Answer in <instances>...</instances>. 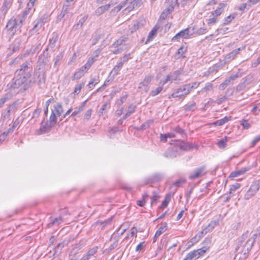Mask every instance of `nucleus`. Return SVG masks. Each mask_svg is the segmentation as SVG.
I'll return each instance as SVG.
<instances>
[{
    "instance_id": "obj_62",
    "label": "nucleus",
    "mask_w": 260,
    "mask_h": 260,
    "mask_svg": "<svg viewBox=\"0 0 260 260\" xmlns=\"http://www.w3.org/2000/svg\"><path fill=\"white\" fill-rule=\"evenodd\" d=\"M120 69L117 67V66H115V67L113 68L112 71L111 72V74H113V76L117 75L119 72L120 71Z\"/></svg>"
},
{
    "instance_id": "obj_14",
    "label": "nucleus",
    "mask_w": 260,
    "mask_h": 260,
    "mask_svg": "<svg viewBox=\"0 0 260 260\" xmlns=\"http://www.w3.org/2000/svg\"><path fill=\"white\" fill-rule=\"evenodd\" d=\"M162 178V175L160 174H156L147 178L145 181V184H147L149 183H152L160 181Z\"/></svg>"
},
{
    "instance_id": "obj_59",
    "label": "nucleus",
    "mask_w": 260,
    "mask_h": 260,
    "mask_svg": "<svg viewBox=\"0 0 260 260\" xmlns=\"http://www.w3.org/2000/svg\"><path fill=\"white\" fill-rule=\"evenodd\" d=\"M158 198L159 196L156 193L153 192V195L151 198V204H156Z\"/></svg>"
},
{
    "instance_id": "obj_43",
    "label": "nucleus",
    "mask_w": 260,
    "mask_h": 260,
    "mask_svg": "<svg viewBox=\"0 0 260 260\" xmlns=\"http://www.w3.org/2000/svg\"><path fill=\"white\" fill-rule=\"evenodd\" d=\"M208 249L209 248L207 247H203L201 248L197 249L196 250L199 255V257L204 255V253L208 250Z\"/></svg>"
},
{
    "instance_id": "obj_33",
    "label": "nucleus",
    "mask_w": 260,
    "mask_h": 260,
    "mask_svg": "<svg viewBox=\"0 0 260 260\" xmlns=\"http://www.w3.org/2000/svg\"><path fill=\"white\" fill-rule=\"evenodd\" d=\"M95 60H96V59L94 57L89 58L88 59V60L86 62V63L84 66H83V67H86L85 69L87 71H88L89 69V68L91 67L92 64L94 62Z\"/></svg>"
},
{
    "instance_id": "obj_44",
    "label": "nucleus",
    "mask_w": 260,
    "mask_h": 260,
    "mask_svg": "<svg viewBox=\"0 0 260 260\" xmlns=\"http://www.w3.org/2000/svg\"><path fill=\"white\" fill-rule=\"evenodd\" d=\"M162 90V87L161 86L157 87L155 89L153 90L151 92V95L153 96H156Z\"/></svg>"
},
{
    "instance_id": "obj_12",
    "label": "nucleus",
    "mask_w": 260,
    "mask_h": 260,
    "mask_svg": "<svg viewBox=\"0 0 260 260\" xmlns=\"http://www.w3.org/2000/svg\"><path fill=\"white\" fill-rule=\"evenodd\" d=\"M116 3V2L113 3L112 1H111L108 4L98 7L95 11V14L98 16L101 15L105 12L108 10L111 6H113Z\"/></svg>"
},
{
    "instance_id": "obj_30",
    "label": "nucleus",
    "mask_w": 260,
    "mask_h": 260,
    "mask_svg": "<svg viewBox=\"0 0 260 260\" xmlns=\"http://www.w3.org/2000/svg\"><path fill=\"white\" fill-rule=\"evenodd\" d=\"M84 82H81L79 84H77L75 87L73 93L75 95H78L80 92L81 89L84 86Z\"/></svg>"
},
{
    "instance_id": "obj_3",
    "label": "nucleus",
    "mask_w": 260,
    "mask_h": 260,
    "mask_svg": "<svg viewBox=\"0 0 260 260\" xmlns=\"http://www.w3.org/2000/svg\"><path fill=\"white\" fill-rule=\"evenodd\" d=\"M260 189V180L253 181L249 188L244 196V199L248 200L254 196Z\"/></svg>"
},
{
    "instance_id": "obj_25",
    "label": "nucleus",
    "mask_w": 260,
    "mask_h": 260,
    "mask_svg": "<svg viewBox=\"0 0 260 260\" xmlns=\"http://www.w3.org/2000/svg\"><path fill=\"white\" fill-rule=\"evenodd\" d=\"M224 7V4H220L219 7L214 11L212 12V15L216 17L220 15L223 11Z\"/></svg>"
},
{
    "instance_id": "obj_42",
    "label": "nucleus",
    "mask_w": 260,
    "mask_h": 260,
    "mask_svg": "<svg viewBox=\"0 0 260 260\" xmlns=\"http://www.w3.org/2000/svg\"><path fill=\"white\" fill-rule=\"evenodd\" d=\"M240 186L239 183H235L233 185L230 189L229 193L230 194L233 193L237 189L240 188Z\"/></svg>"
},
{
    "instance_id": "obj_27",
    "label": "nucleus",
    "mask_w": 260,
    "mask_h": 260,
    "mask_svg": "<svg viewBox=\"0 0 260 260\" xmlns=\"http://www.w3.org/2000/svg\"><path fill=\"white\" fill-rule=\"evenodd\" d=\"M125 1H128V0H126ZM135 4L136 2L135 0H128V2L126 3V6H127L125 10L127 12L131 11L134 8Z\"/></svg>"
},
{
    "instance_id": "obj_48",
    "label": "nucleus",
    "mask_w": 260,
    "mask_h": 260,
    "mask_svg": "<svg viewBox=\"0 0 260 260\" xmlns=\"http://www.w3.org/2000/svg\"><path fill=\"white\" fill-rule=\"evenodd\" d=\"M207 32V29L206 28L201 27L196 31L195 34H197L198 35H202L206 34Z\"/></svg>"
},
{
    "instance_id": "obj_15",
    "label": "nucleus",
    "mask_w": 260,
    "mask_h": 260,
    "mask_svg": "<svg viewBox=\"0 0 260 260\" xmlns=\"http://www.w3.org/2000/svg\"><path fill=\"white\" fill-rule=\"evenodd\" d=\"M177 152L176 148H168L164 153V156L168 158H173L177 156Z\"/></svg>"
},
{
    "instance_id": "obj_18",
    "label": "nucleus",
    "mask_w": 260,
    "mask_h": 260,
    "mask_svg": "<svg viewBox=\"0 0 260 260\" xmlns=\"http://www.w3.org/2000/svg\"><path fill=\"white\" fill-rule=\"evenodd\" d=\"M249 170V168L245 167V168H243L239 170L232 172L230 175V177L234 178V177H238L240 175L244 174L245 173H246Z\"/></svg>"
},
{
    "instance_id": "obj_55",
    "label": "nucleus",
    "mask_w": 260,
    "mask_h": 260,
    "mask_svg": "<svg viewBox=\"0 0 260 260\" xmlns=\"http://www.w3.org/2000/svg\"><path fill=\"white\" fill-rule=\"evenodd\" d=\"M57 40V37L56 36L55 37H53L52 39H50L49 40V46L53 48L54 46L55 43Z\"/></svg>"
},
{
    "instance_id": "obj_38",
    "label": "nucleus",
    "mask_w": 260,
    "mask_h": 260,
    "mask_svg": "<svg viewBox=\"0 0 260 260\" xmlns=\"http://www.w3.org/2000/svg\"><path fill=\"white\" fill-rule=\"evenodd\" d=\"M170 200H171V196L169 194H168L166 197L165 200L163 201V202L161 204V208H164L166 207L167 206V205H168Z\"/></svg>"
},
{
    "instance_id": "obj_31",
    "label": "nucleus",
    "mask_w": 260,
    "mask_h": 260,
    "mask_svg": "<svg viewBox=\"0 0 260 260\" xmlns=\"http://www.w3.org/2000/svg\"><path fill=\"white\" fill-rule=\"evenodd\" d=\"M51 127L50 124L46 122L44 125L40 127V131L41 133H47L50 132Z\"/></svg>"
},
{
    "instance_id": "obj_45",
    "label": "nucleus",
    "mask_w": 260,
    "mask_h": 260,
    "mask_svg": "<svg viewBox=\"0 0 260 260\" xmlns=\"http://www.w3.org/2000/svg\"><path fill=\"white\" fill-rule=\"evenodd\" d=\"M231 84L228 79H226L223 83L220 84L219 88L221 90L224 89L228 85Z\"/></svg>"
},
{
    "instance_id": "obj_50",
    "label": "nucleus",
    "mask_w": 260,
    "mask_h": 260,
    "mask_svg": "<svg viewBox=\"0 0 260 260\" xmlns=\"http://www.w3.org/2000/svg\"><path fill=\"white\" fill-rule=\"evenodd\" d=\"M186 51V49L184 47H181L178 50L176 55L178 56V57L182 56Z\"/></svg>"
},
{
    "instance_id": "obj_64",
    "label": "nucleus",
    "mask_w": 260,
    "mask_h": 260,
    "mask_svg": "<svg viewBox=\"0 0 260 260\" xmlns=\"http://www.w3.org/2000/svg\"><path fill=\"white\" fill-rule=\"evenodd\" d=\"M130 55V53L125 54L122 58L120 59V60H121L124 63H125L131 58Z\"/></svg>"
},
{
    "instance_id": "obj_47",
    "label": "nucleus",
    "mask_w": 260,
    "mask_h": 260,
    "mask_svg": "<svg viewBox=\"0 0 260 260\" xmlns=\"http://www.w3.org/2000/svg\"><path fill=\"white\" fill-rule=\"evenodd\" d=\"M187 254L190 256L189 258H191L192 259L193 258H198L199 257L196 250L190 251Z\"/></svg>"
},
{
    "instance_id": "obj_2",
    "label": "nucleus",
    "mask_w": 260,
    "mask_h": 260,
    "mask_svg": "<svg viewBox=\"0 0 260 260\" xmlns=\"http://www.w3.org/2000/svg\"><path fill=\"white\" fill-rule=\"evenodd\" d=\"M248 235L249 232H245L240 237L238 241L237 250L243 252L244 254H246L249 252L254 244L253 239H247Z\"/></svg>"
},
{
    "instance_id": "obj_60",
    "label": "nucleus",
    "mask_w": 260,
    "mask_h": 260,
    "mask_svg": "<svg viewBox=\"0 0 260 260\" xmlns=\"http://www.w3.org/2000/svg\"><path fill=\"white\" fill-rule=\"evenodd\" d=\"M84 105H83L79 108L78 110H76V111H74L72 114V116H75L76 115H77L78 114H79V113L82 112L84 110Z\"/></svg>"
},
{
    "instance_id": "obj_46",
    "label": "nucleus",
    "mask_w": 260,
    "mask_h": 260,
    "mask_svg": "<svg viewBox=\"0 0 260 260\" xmlns=\"http://www.w3.org/2000/svg\"><path fill=\"white\" fill-rule=\"evenodd\" d=\"M128 1H124L122 2L120 4L114 8V11L118 12L122 8L126 6V3H127Z\"/></svg>"
},
{
    "instance_id": "obj_63",
    "label": "nucleus",
    "mask_w": 260,
    "mask_h": 260,
    "mask_svg": "<svg viewBox=\"0 0 260 260\" xmlns=\"http://www.w3.org/2000/svg\"><path fill=\"white\" fill-rule=\"evenodd\" d=\"M91 113H92V110L90 109H89L88 110L84 116V118L85 119H86V120H89V118H90V116H91Z\"/></svg>"
},
{
    "instance_id": "obj_40",
    "label": "nucleus",
    "mask_w": 260,
    "mask_h": 260,
    "mask_svg": "<svg viewBox=\"0 0 260 260\" xmlns=\"http://www.w3.org/2000/svg\"><path fill=\"white\" fill-rule=\"evenodd\" d=\"M108 106V104L107 103L104 104L102 105V107L100 108L99 111V115L100 116H103L105 113V111L107 109Z\"/></svg>"
},
{
    "instance_id": "obj_20",
    "label": "nucleus",
    "mask_w": 260,
    "mask_h": 260,
    "mask_svg": "<svg viewBox=\"0 0 260 260\" xmlns=\"http://www.w3.org/2000/svg\"><path fill=\"white\" fill-rule=\"evenodd\" d=\"M161 27L160 25L159 24H157L153 27L150 32L149 33L147 41L151 40L154 36H155L156 34L157 30Z\"/></svg>"
},
{
    "instance_id": "obj_39",
    "label": "nucleus",
    "mask_w": 260,
    "mask_h": 260,
    "mask_svg": "<svg viewBox=\"0 0 260 260\" xmlns=\"http://www.w3.org/2000/svg\"><path fill=\"white\" fill-rule=\"evenodd\" d=\"M180 74L181 73L179 71H175L170 76L171 77V80L176 81L179 80V76Z\"/></svg>"
},
{
    "instance_id": "obj_1",
    "label": "nucleus",
    "mask_w": 260,
    "mask_h": 260,
    "mask_svg": "<svg viewBox=\"0 0 260 260\" xmlns=\"http://www.w3.org/2000/svg\"><path fill=\"white\" fill-rule=\"evenodd\" d=\"M23 19L19 16L12 17L7 22L4 31L9 39L13 37L17 31H20L23 24Z\"/></svg>"
},
{
    "instance_id": "obj_11",
    "label": "nucleus",
    "mask_w": 260,
    "mask_h": 260,
    "mask_svg": "<svg viewBox=\"0 0 260 260\" xmlns=\"http://www.w3.org/2000/svg\"><path fill=\"white\" fill-rule=\"evenodd\" d=\"M86 67H83V66L78 69L76 71V72L73 74L72 77V80L73 81L77 80L80 79L82 78L85 74L87 72V71L85 69Z\"/></svg>"
},
{
    "instance_id": "obj_32",
    "label": "nucleus",
    "mask_w": 260,
    "mask_h": 260,
    "mask_svg": "<svg viewBox=\"0 0 260 260\" xmlns=\"http://www.w3.org/2000/svg\"><path fill=\"white\" fill-rule=\"evenodd\" d=\"M228 141V137H225L223 138L220 139L217 143L218 147L220 148H224L226 146V142Z\"/></svg>"
},
{
    "instance_id": "obj_36",
    "label": "nucleus",
    "mask_w": 260,
    "mask_h": 260,
    "mask_svg": "<svg viewBox=\"0 0 260 260\" xmlns=\"http://www.w3.org/2000/svg\"><path fill=\"white\" fill-rule=\"evenodd\" d=\"M99 81L100 80L99 79L93 78L91 79V80L89 82L87 86L89 89H92L95 86V85L99 82Z\"/></svg>"
},
{
    "instance_id": "obj_58",
    "label": "nucleus",
    "mask_w": 260,
    "mask_h": 260,
    "mask_svg": "<svg viewBox=\"0 0 260 260\" xmlns=\"http://www.w3.org/2000/svg\"><path fill=\"white\" fill-rule=\"evenodd\" d=\"M128 96L127 94H125L120 98V99L118 100L117 101V103L118 105H121L125 102L127 99Z\"/></svg>"
},
{
    "instance_id": "obj_35",
    "label": "nucleus",
    "mask_w": 260,
    "mask_h": 260,
    "mask_svg": "<svg viewBox=\"0 0 260 260\" xmlns=\"http://www.w3.org/2000/svg\"><path fill=\"white\" fill-rule=\"evenodd\" d=\"M50 123L49 124L51 125V126H53L56 122L57 118L55 115V113L52 111V113L50 116Z\"/></svg>"
},
{
    "instance_id": "obj_21",
    "label": "nucleus",
    "mask_w": 260,
    "mask_h": 260,
    "mask_svg": "<svg viewBox=\"0 0 260 260\" xmlns=\"http://www.w3.org/2000/svg\"><path fill=\"white\" fill-rule=\"evenodd\" d=\"M136 106L134 104H131L127 110L125 115L123 116V119H125L127 117H129L132 114L135 112Z\"/></svg>"
},
{
    "instance_id": "obj_22",
    "label": "nucleus",
    "mask_w": 260,
    "mask_h": 260,
    "mask_svg": "<svg viewBox=\"0 0 260 260\" xmlns=\"http://www.w3.org/2000/svg\"><path fill=\"white\" fill-rule=\"evenodd\" d=\"M43 25L44 24L42 23V22L38 19L33 28L30 30L29 33L32 35L33 33L36 32L42 28Z\"/></svg>"
},
{
    "instance_id": "obj_56",
    "label": "nucleus",
    "mask_w": 260,
    "mask_h": 260,
    "mask_svg": "<svg viewBox=\"0 0 260 260\" xmlns=\"http://www.w3.org/2000/svg\"><path fill=\"white\" fill-rule=\"evenodd\" d=\"M241 77V74L240 73H239V72H238L237 73H236V74H234V75H232L228 79L229 80V81H230V82L231 83L232 81L235 80V79H236L237 78H239V77Z\"/></svg>"
},
{
    "instance_id": "obj_23",
    "label": "nucleus",
    "mask_w": 260,
    "mask_h": 260,
    "mask_svg": "<svg viewBox=\"0 0 260 260\" xmlns=\"http://www.w3.org/2000/svg\"><path fill=\"white\" fill-rule=\"evenodd\" d=\"M63 218L61 216L55 218L52 222L48 224L47 226L51 228L54 225H59L63 222Z\"/></svg>"
},
{
    "instance_id": "obj_17",
    "label": "nucleus",
    "mask_w": 260,
    "mask_h": 260,
    "mask_svg": "<svg viewBox=\"0 0 260 260\" xmlns=\"http://www.w3.org/2000/svg\"><path fill=\"white\" fill-rule=\"evenodd\" d=\"M98 247L97 246L94 247L89 249L88 252L83 256L81 260H88L90 258L91 256L93 255L98 250Z\"/></svg>"
},
{
    "instance_id": "obj_61",
    "label": "nucleus",
    "mask_w": 260,
    "mask_h": 260,
    "mask_svg": "<svg viewBox=\"0 0 260 260\" xmlns=\"http://www.w3.org/2000/svg\"><path fill=\"white\" fill-rule=\"evenodd\" d=\"M217 21V17H215L214 16L213 18H210V19H208L207 20V24L209 25L211 24H214Z\"/></svg>"
},
{
    "instance_id": "obj_37",
    "label": "nucleus",
    "mask_w": 260,
    "mask_h": 260,
    "mask_svg": "<svg viewBox=\"0 0 260 260\" xmlns=\"http://www.w3.org/2000/svg\"><path fill=\"white\" fill-rule=\"evenodd\" d=\"M167 13H166L165 11H163L161 14L159 19L158 20L157 24H159L161 26L163 21L166 19V18L168 16Z\"/></svg>"
},
{
    "instance_id": "obj_41",
    "label": "nucleus",
    "mask_w": 260,
    "mask_h": 260,
    "mask_svg": "<svg viewBox=\"0 0 260 260\" xmlns=\"http://www.w3.org/2000/svg\"><path fill=\"white\" fill-rule=\"evenodd\" d=\"M173 131L177 134H178L181 136H183L184 135V130L179 126H177L173 128Z\"/></svg>"
},
{
    "instance_id": "obj_5",
    "label": "nucleus",
    "mask_w": 260,
    "mask_h": 260,
    "mask_svg": "<svg viewBox=\"0 0 260 260\" xmlns=\"http://www.w3.org/2000/svg\"><path fill=\"white\" fill-rule=\"evenodd\" d=\"M194 33V28L191 29H190V28H187L177 34L173 38V40L178 41L180 38L187 39L192 36Z\"/></svg>"
},
{
    "instance_id": "obj_54",
    "label": "nucleus",
    "mask_w": 260,
    "mask_h": 260,
    "mask_svg": "<svg viewBox=\"0 0 260 260\" xmlns=\"http://www.w3.org/2000/svg\"><path fill=\"white\" fill-rule=\"evenodd\" d=\"M49 18L47 15H44L40 17L38 20L44 24L49 21Z\"/></svg>"
},
{
    "instance_id": "obj_24",
    "label": "nucleus",
    "mask_w": 260,
    "mask_h": 260,
    "mask_svg": "<svg viewBox=\"0 0 260 260\" xmlns=\"http://www.w3.org/2000/svg\"><path fill=\"white\" fill-rule=\"evenodd\" d=\"M54 111H53L55 114H56L58 116H60L62 113H63V108L62 105L60 103H57L54 107Z\"/></svg>"
},
{
    "instance_id": "obj_29",
    "label": "nucleus",
    "mask_w": 260,
    "mask_h": 260,
    "mask_svg": "<svg viewBox=\"0 0 260 260\" xmlns=\"http://www.w3.org/2000/svg\"><path fill=\"white\" fill-rule=\"evenodd\" d=\"M28 63L27 62H24L22 64L21 68L16 71L15 74L17 75L22 74L25 71L28 69Z\"/></svg>"
},
{
    "instance_id": "obj_49",
    "label": "nucleus",
    "mask_w": 260,
    "mask_h": 260,
    "mask_svg": "<svg viewBox=\"0 0 260 260\" xmlns=\"http://www.w3.org/2000/svg\"><path fill=\"white\" fill-rule=\"evenodd\" d=\"M10 99V96H9L8 94H6L3 98L0 99V108L2 107L3 105L5 103Z\"/></svg>"
},
{
    "instance_id": "obj_10",
    "label": "nucleus",
    "mask_w": 260,
    "mask_h": 260,
    "mask_svg": "<svg viewBox=\"0 0 260 260\" xmlns=\"http://www.w3.org/2000/svg\"><path fill=\"white\" fill-rule=\"evenodd\" d=\"M31 74L29 73H28L26 76L20 77L19 79L16 80L14 83L11 85L10 87L14 89L19 88L26 81V79L29 78Z\"/></svg>"
},
{
    "instance_id": "obj_16",
    "label": "nucleus",
    "mask_w": 260,
    "mask_h": 260,
    "mask_svg": "<svg viewBox=\"0 0 260 260\" xmlns=\"http://www.w3.org/2000/svg\"><path fill=\"white\" fill-rule=\"evenodd\" d=\"M127 38L125 37H121L117 40L111 46L110 48H120L122 47L123 44L126 42Z\"/></svg>"
},
{
    "instance_id": "obj_8",
    "label": "nucleus",
    "mask_w": 260,
    "mask_h": 260,
    "mask_svg": "<svg viewBox=\"0 0 260 260\" xmlns=\"http://www.w3.org/2000/svg\"><path fill=\"white\" fill-rule=\"evenodd\" d=\"M174 145L175 148H178L181 150H188L193 148L191 144L180 140L176 141Z\"/></svg>"
},
{
    "instance_id": "obj_26",
    "label": "nucleus",
    "mask_w": 260,
    "mask_h": 260,
    "mask_svg": "<svg viewBox=\"0 0 260 260\" xmlns=\"http://www.w3.org/2000/svg\"><path fill=\"white\" fill-rule=\"evenodd\" d=\"M231 119V117L229 116H225L224 118L220 119L219 120H217L215 121L214 124L215 125L217 126H221L223 125L224 123L227 122L228 121L230 120Z\"/></svg>"
},
{
    "instance_id": "obj_6",
    "label": "nucleus",
    "mask_w": 260,
    "mask_h": 260,
    "mask_svg": "<svg viewBox=\"0 0 260 260\" xmlns=\"http://www.w3.org/2000/svg\"><path fill=\"white\" fill-rule=\"evenodd\" d=\"M189 88V84H185L172 93L171 96L172 98H177L185 96L190 92Z\"/></svg>"
},
{
    "instance_id": "obj_19",
    "label": "nucleus",
    "mask_w": 260,
    "mask_h": 260,
    "mask_svg": "<svg viewBox=\"0 0 260 260\" xmlns=\"http://www.w3.org/2000/svg\"><path fill=\"white\" fill-rule=\"evenodd\" d=\"M218 222L215 220L211 221L201 232V235L203 234H207L208 232L214 229V228L217 225Z\"/></svg>"
},
{
    "instance_id": "obj_28",
    "label": "nucleus",
    "mask_w": 260,
    "mask_h": 260,
    "mask_svg": "<svg viewBox=\"0 0 260 260\" xmlns=\"http://www.w3.org/2000/svg\"><path fill=\"white\" fill-rule=\"evenodd\" d=\"M166 230V226H161L159 228L158 230L156 232L155 235L153 238V241L154 242L156 240V239L158 238V237L164 232H165Z\"/></svg>"
},
{
    "instance_id": "obj_34",
    "label": "nucleus",
    "mask_w": 260,
    "mask_h": 260,
    "mask_svg": "<svg viewBox=\"0 0 260 260\" xmlns=\"http://www.w3.org/2000/svg\"><path fill=\"white\" fill-rule=\"evenodd\" d=\"M34 12V10L29 9L28 8L26 7L25 10L23 11L22 16H20L21 18L23 19L24 21L25 18L28 14L32 15Z\"/></svg>"
},
{
    "instance_id": "obj_7",
    "label": "nucleus",
    "mask_w": 260,
    "mask_h": 260,
    "mask_svg": "<svg viewBox=\"0 0 260 260\" xmlns=\"http://www.w3.org/2000/svg\"><path fill=\"white\" fill-rule=\"evenodd\" d=\"M205 168L204 166L196 169L190 173L189 176V179L190 180H194L199 178L206 174Z\"/></svg>"
},
{
    "instance_id": "obj_9",
    "label": "nucleus",
    "mask_w": 260,
    "mask_h": 260,
    "mask_svg": "<svg viewBox=\"0 0 260 260\" xmlns=\"http://www.w3.org/2000/svg\"><path fill=\"white\" fill-rule=\"evenodd\" d=\"M13 0H5L1 10V18H5L8 10L11 7Z\"/></svg>"
},
{
    "instance_id": "obj_52",
    "label": "nucleus",
    "mask_w": 260,
    "mask_h": 260,
    "mask_svg": "<svg viewBox=\"0 0 260 260\" xmlns=\"http://www.w3.org/2000/svg\"><path fill=\"white\" fill-rule=\"evenodd\" d=\"M87 18V16H84L83 17H82L81 19H80L78 22V23L77 24V27H78L79 26L81 27L84 24V23L85 22Z\"/></svg>"
},
{
    "instance_id": "obj_51",
    "label": "nucleus",
    "mask_w": 260,
    "mask_h": 260,
    "mask_svg": "<svg viewBox=\"0 0 260 260\" xmlns=\"http://www.w3.org/2000/svg\"><path fill=\"white\" fill-rule=\"evenodd\" d=\"M185 182V180L184 179H180L177 181L173 183V185L176 187L181 186L184 182Z\"/></svg>"
},
{
    "instance_id": "obj_57",
    "label": "nucleus",
    "mask_w": 260,
    "mask_h": 260,
    "mask_svg": "<svg viewBox=\"0 0 260 260\" xmlns=\"http://www.w3.org/2000/svg\"><path fill=\"white\" fill-rule=\"evenodd\" d=\"M212 88V84L210 83H208L207 84H206V86L202 89V91H207L211 90Z\"/></svg>"
},
{
    "instance_id": "obj_4",
    "label": "nucleus",
    "mask_w": 260,
    "mask_h": 260,
    "mask_svg": "<svg viewBox=\"0 0 260 260\" xmlns=\"http://www.w3.org/2000/svg\"><path fill=\"white\" fill-rule=\"evenodd\" d=\"M152 80V76L150 75L146 76L143 81L138 85V90L139 92L146 93L149 89V85Z\"/></svg>"
},
{
    "instance_id": "obj_53",
    "label": "nucleus",
    "mask_w": 260,
    "mask_h": 260,
    "mask_svg": "<svg viewBox=\"0 0 260 260\" xmlns=\"http://www.w3.org/2000/svg\"><path fill=\"white\" fill-rule=\"evenodd\" d=\"M175 4H172L170 5L168 8L165 9L164 11H165L168 15L170 14L174 10V7Z\"/></svg>"
},
{
    "instance_id": "obj_13",
    "label": "nucleus",
    "mask_w": 260,
    "mask_h": 260,
    "mask_svg": "<svg viewBox=\"0 0 260 260\" xmlns=\"http://www.w3.org/2000/svg\"><path fill=\"white\" fill-rule=\"evenodd\" d=\"M244 48H238L228 54L224 57L225 62H230L233 60L236 56L239 53V52Z\"/></svg>"
}]
</instances>
